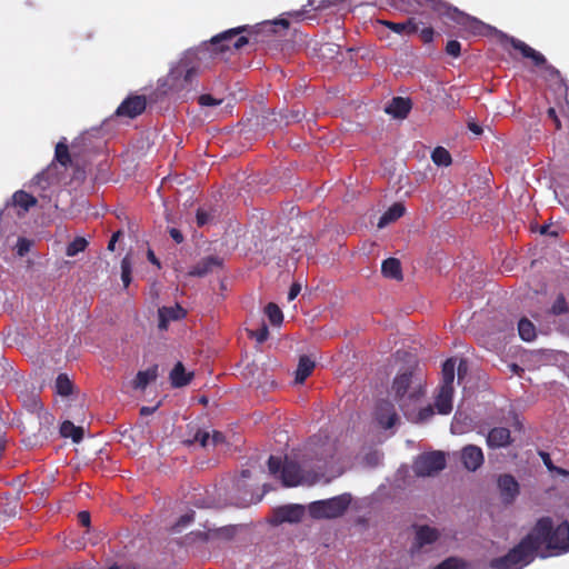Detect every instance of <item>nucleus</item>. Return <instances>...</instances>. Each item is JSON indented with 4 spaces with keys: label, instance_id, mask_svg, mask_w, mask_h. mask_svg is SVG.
I'll return each mask as SVG.
<instances>
[{
    "label": "nucleus",
    "instance_id": "1",
    "mask_svg": "<svg viewBox=\"0 0 569 569\" xmlns=\"http://www.w3.org/2000/svg\"><path fill=\"white\" fill-rule=\"evenodd\" d=\"M545 546L550 556L569 551V522L563 520L557 527L550 517L537 520L527 533L507 555L491 559V569H522L533 561L538 550Z\"/></svg>",
    "mask_w": 569,
    "mask_h": 569
},
{
    "label": "nucleus",
    "instance_id": "2",
    "mask_svg": "<svg viewBox=\"0 0 569 569\" xmlns=\"http://www.w3.org/2000/svg\"><path fill=\"white\" fill-rule=\"evenodd\" d=\"M253 40L258 42V32H254V27L240 26L226 30L210 39L204 43L207 50L212 57L223 54L227 51L239 50Z\"/></svg>",
    "mask_w": 569,
    "mask_h": 569
},
{
    "label": "nucleus",
    "instance_id": "3",
    "mask_svg": "<svg viewBox=\"0 0 569 569\" xmlns=\"http://www.w3.org/2000/svg\"><path fill=\"white\" fill-rule=\"evenodd\" d=\"M198 63L193 53L184 54L169 71L166 86L170 91L187 89L198 74Z\"/></svg>",
    "mask_w": 569,
    "mask_h": 569
},
{
    "label": "nucleus",
    "instance_id": "4",
    "mask_svg": "<svg viewBox=\"0 0 569 569\" xmlns=\"http://www.w3.org/2000/svg\"><path fill=\"white\" fill-rule=\"evenodd\" d=\"M351 502V496L343 493L309 505V513L315 519H333L342 516Z\"/></svg>",
    "mask_w": 569,
    "mask_h": 569
},
{
    "label": "nucleus",
    "instance_id": "5",
    "mask_svg": "<svg viewBox=\"0 0 569 569\" xmlns=\"http://www.w3.org/2000/svg\"><path fill=\"white\" fill-rule=\"evenodd\" d=\"M268 469L273 476L280 472V479L284 487H296L301 483L303 478L300 466L289 459L282 461L280 457L270 456Z\"/></svg>",
    "mask_w": 569,
    "mask_h": 569
},
{
    "label": "nucleus",
    "instance_id": "6",
    "mask_svg": "<svg viewBox=\"0 0 569 569\" xmlns=\"http://www.w3.org/2000/svg\"><path fill=\"white\" fill-rule=\"evenodd\" d=\"M509 43L515 50L519 51L523 58L530 59L535 67L541 68L547 79L561 80L560 71L552 64L548 63L546 57L541 52L513 37L509 38Z\"/></svg>",
    "mask_w": 569,
    "mask_h": 569
},
{
    "label": "nucleus",
    "instance_id": "7",
    "mask_svg": "<svg viewBox=\"0 0 569 569\" xmlns=\"http://www.w3.org/2000/svg\"><path fill=\"white\" fill-rule=\"evenodd\" d=\"M412 372L413 371L411 370H406L405 372L397 375L392 382L395 399L399 402L402 410L409 401H416L423 395L421 383L410 390Z\"/></svg>",
    "mask_w": 569,
    "mask_h": 569
},
{
    "label": "nucleus",
    "instance_id": "8",
    "mask_svg": "<svg viewBox=\"0 0 569 569\" xmlns=\"http://www.w3.org/2000/svg\"><path fill=\"white\" fill-rule=\"evenodd\" d=\"M446 468V456L441 451H432L418 456L412 470L418 477H430Z\"/></svg>",
    "mask_w": 569,
    "mask_h": 569
},
{
    "label": "nucleus",
    "instance_id": "9",
    "mask_svg": "<svg viewBox=\"0 0 569 569\" xmlns=\"http://www.w3.org/2000/svg\"><path fill=\"white\" fill-rule=\"evenodd\" d=\"M415 2L421 9H429L440 18H446L451 9V4L443 0H390V4L397 9L406 10V6Z\"/></svg>",
    "mask_w": 569,
    "mask_h": 569
},
{
    "label": "nucleus",
    "instance_id": "10",
    "mask_svg": "<svg viewBox=\"0 0 569 569\" xmlns=\"http://www.w3.org/2000/svg\"><path fill=\"white\" fill-rule=\"evenodd\" d=\"M446 18L472 34H481L485 29V23L482 21L460 11L456 7H451Z\"/></svg>",
    "mask_w": 569,
    "mask_h": 569
},
{
    "label": "nucleus",
    "instance_id": "11",
    "mask_svg": "<svg viewBox=\"0 0 569 569\" xmlns=\"http://www.w3.org/2000/svg\"><path fill=\"white\" fill-rule=\"evenodd\" d=\"M147 108V99L144 96H129L116 110L118 117H127L130 119L142 114Z\"/></svg>",
    "mask_w": 569,
    "mask_h": 569
},
{
    "label": "nucleus",
    "instance_id": "12",
    "mask_svg": "<svg viewBox=\"0 0 569 569\" xmlns=\"http://www.w3.org/2000/svg\"><path fill=\"white\" fill-rule=\"evenodd\" d=\"M460 460L469 471L478 470L485 461L482 449L476 445H467L460 451Z\"/></svg>",
    "mask_w": 569,
    "mask_h": 569
},
{
    "label": "nucleus",
    "instance_id": "13",
    "mask_svg": "<svg viewBox=\"0 0 569 569\" xmlns=\"http://www.w3.org/2000/svg\"><path fill=\"white\" fill-rule=\"evenodd\" d=\"M501 499L505 503H512L519 495V483L516 478L509 473L500 475L497 480Z\"/></svg>",
    "mask_w": 569,
    "mask_h": 569
},
{
    "label": "nucleus",
    "instance_id": "14",
    "mask_svg": "<svg viewBox=\"0 0 569 569\" xmlns=\"http://www.w3.org/2000/svg\"><path fill=\"white\" fill-rule=\"evenodd\" d=\"M376 418L385 429L392 428L398 420L393 405L388 400H382L377 405Z\"/></svg>",
    "mask_w": 569,
    "mask_h": 569
},
{
    "label": "nucleus",
    "instance_id": "15",
    "mask_svg": "<svg viewBox=\"0 0 569 569\" xmlns=\"http://www.w3.org/2000/svg\"><path fill=\"white\" fill-rule=\"evenodd\" d=\"M486 442L490 449L506 448L512 443L510 430L505 427H495L488 432Z\"/></svg>",
    "mask_w": 569,
    "mask_h": 569
},
{
    "label": "nucleus",
    "instance_id": "16",
    "mask_svg": "<svg viewBox=\"0 0 569 569\" xmlns=\"http://www.w3.org/2000/svg\"><path fill=\"white\" fill-rule=\"evenodd\" d=\"M274 515L279 522H299L305 516V508L301 505L282 506Z\"/></svg>",
    "mask_w": 569,
    "mask_h": 569
},
{
    "label": "nucleus",
    "instance_id": "17",
    "mask_svg": "<svg viewBox=\"0 0 569 569\" xmlns=\"http://www.w3.org/2000/svg\"><path fill=\"white\" fill-rule=\"evenodd\" d=\"M222 266V259L217 256H208L201 259L192 269L188 272L191 277H204L212 272L214 268Z\"/></svg>",
    "mask_w": 569,
    "mask_h": 569
},
{
    "label": "nucleus",
    "instance_id": "18",
    "mask_svg": "<svg viewBox=\"0 0 569 569\" xmlns=\"http://www.w3.org/2000/svg\"><path fill=\"white\" fill-rule=\"evenodd\" d=\"M159 328L167 329L169 322L177 321L186 317V310L180 305L172 307H162L158 310Z\"/></svg>",
    "mask_w": 569,
    "mask_h": 569
},
{
    "label": "nucleus",
    "instance_id": "19",
    "mask_svg": "<svg viewBox=\"0 0 569 569\" xmlns=\"http://www.w3.org/2000/svg\"><path fill=\"white\" fill-rule=\"evenodd\" d=\"M412 108L409 98L395 97L386 107V112L398 119H405Z\"/></svg>",
    "mask_w": 569,
    "mask_h": 569
},
{
    "label": "nucleus",
    "instance_id": "20",
    "mask_svg": "<svg viewBox=\"0 0 569 569\" xmlns=\"http://www.w3.org/2000/svg\"><path fill=\"white\" fill-rule=\"evenodd\" d=\"M453 387H439L435 407L440 415H449L452 410Z\"/></svg>",
    "mask_w": 569,
    "mask_h": 569
},
{
    "label": "nucleus",
    "instance_id": "21",
    "mask_svg": "<svg viewBox=\"0 0 569 569\" xmlns=\"http://www.w3.org/2000/svg\"><path fill=\"white\" fill-rule=\"evenodd\" d=\"M22 405L27 411L37 413L39 418H43L47 422L53 420V417L50 413L42 411V402L38 395H24L22 397Z\"/></svg>",
    "mask_w": 569,
    "mask_h": 569
},
{
    "label": "nucleus",
    "instance_id": "22",
    "mask_svg": "<svg viewBox=\"0 0 569 569\" xmlns=\"http://www.w3.org/2000/svg\"><path fill=\"white\" fill-rule=\"evenodd\" d=\"M439 538V531L429 526H420L417 528L415 546L417 548H422L426 545H431L437 541Z\"/></svg>",
    "mask_w": 569,
    "mask_h": 569
},
{
    "label": "nucleus",
    "instance_id": "23",
    "mask_svg": "<svg viewBox=\"0 0 569 569\" xmlns=\"http://www.w3.org/2000/svg\"><path fill=\"white\" fill-rule=\"evenodd\" d=\"M12 202L16 207L22 210L18 212L19 216H22L29 211L30 208L34 207L38 203V200L32 194L23 190H19L13 193Z\"/></svg>",
    "mask_w": 569,
    "mask_h": 569
},
{
    "label": "nucleus",
    "instance_id": "24",
    "mask_svg": "<svg viewBox=\"0 0 569 569\" xmlns=\"http://www.w3.org/2000/svg\"><path fill=\"white\" fill-rule=\"evenodd\" d=\"M193 378L192 372H187L181 362H177L170 372L171 385L176 388H181L190 383Z\"/></svg>",
    "mask_w": 569,
    "mask_h": 569
},
{
    "label": "nucleus",
    "instance_id": "25",
    "mask_svg": "<svg viewBox=\"0 0 569 569\" xmlns=\"http://www.w3.org/2000/svg\"><path fill=\"white\" fill-rule=\"evenodd\" d=\"M406 212V208L401 202H395L379 219L378 228H385L389 223L397 221Z\"/></svg>",
    "mask_w": 569,
    "mask_h": 569
},
{
    "label": "nucleus",
    "instance_id": "26",
    "mask_svg": "<svg viewBox=\"0 0 569 569\" xmlns=\"http://www.w3.org/2000/svg\"><path fill=\"white\" fill-rule=\"evenodd\" d=\"M315 367L316 362L309 356H301L299 358L298 367L296 370V382L303 383L305 380L312 373Z\"/></svg>",
    "mask_w": 569,
    "mask_h": 569
},
{
    "label": "nucleus",
    "instance_id": "27",
    "mask_svg": "<svg viewBox=\"0 0 569 569\" xmlns=\"http://www.w3.org/2000/svg\"><path fill=\"white\" fill-rule=\"evenodd\" d=\"M381 272L386 278L395 280L402 279L401 263L397 258H388L383 260L381 266Z\"/></svg>",
    "mask_w": 569,
    "mask_h": 569
},
{
    "label": "nucleus",
    "instance_id": "28",
    "mask_svg": "<svg viewBox=\"0 0 569 569\" xmlns=\"http://www.w3.org/2000/svg\"><path fill=\"white\" fill-rule=\"evenodd\" d=\"M383 24L391 31L399 34H413L419 30L418 23L413 19H408L405 22L385 21Z\"/></svg>",
    "mask_w": 569,
    "mask_h": 569
},
{
    "label": "nucleus",
    "instance_id": "29",
    "mask_svg": "<svg viewBox=\"0 0 569 569\" xmlns=\"http://www.w3.org/2000/svg\"><path fill=\"white\" fill-rule=\"evenodd\" d=\"M158 377V367L152 366L147 370H141L137 373L136 379L133 381V387L136 389H144L150 382L154 381Z\"/></svg>",
    "mask_w": 569,
    "mask_h": 569
},
{
    "label": "nucleus",
    "instance_id": "30",
    "mask_svg": "<svg viewBox=\"0 0 569 569\" xmlns=\"http://www.w3.org/2000/svg\"><path fill=\"white\" fill-rule=\"evenodd\" d=\"M60 435L63 438H71L73 442L79 443L83 438V428L66 420L60 426Z\"/></svg>",
    "mask_w": 569,
    "mask_h": 569
},
{
    "label": "nucleus",
    "instance_id": "31",
    "mask_svg": "<svg viewBox=\"0 0 569 569\" xmlns=\"http://www.w3.org/2000/svg\"><path fill=\"white\" fill-rule=\"evenodd\" d=\"M456 361L452 358L447 359L441 369V385L440 387H453Z\"/></svg>",
    "mask_w": 569,
    "mask_h": 569
},
{
    "label": "nucleus",
    "instance_id": "32",
    "mask_svg": "<svg viewBox=\"0 0 569 569\" xmlns=\"http://www.w3.org/2000/svg\"><path fill=\"white\" fill-rule=\"evenodd\" d=\"M54 159L64 168L71 164V156L66 138L57 143L54 150Z\"/></svg>",
    "mask_w": 569,
    "mask_h": 569
},
{
    "label": "nucleus",
    "instance_id": "33",
    "mask_svg": "<svg viewBox=\"0 0 569 569\" xmlns=\"http://www.w3.org/2000/svg\"><path fill=\"white\" fill-rule=\"evenodd\" d=\"M518 332L523 341H532L536 338V327L527 318H522L518 322Z\"/></svg>",
    "mask_w": 569,
    "mask_h": 569
},
{
    "label": "nucleus",
    "instance_id": "34",
    "mask_svg": "<svg viewBox=\"0 0 569 569\" xmlns=\"http://www.w3.org/2000/svg\"><path fill=\"white\" fill-rule=\"evenodd\" d=\"M431 159L435 164L441 167H448L452 161L450 152L443 147L435 148L431 153Z\"/></svg>",
    "mask_w": 569,
    "mask_h": 569
},
{
    "label": "nucleus",
    "instance_id": "35",
    "mask_svg": "<svg viewBox=\"0 0 569 569\" xmlns=\"http://www.w3.org/2000/svg\"><path fill=\"white\" fill-rule=\"evenodd\" d=\"M264 313L273 326H279L283 321V313L281 309L273 302H269L266 306Z\"/></svg>",
    "mask_w": 569,
    "mask_h": 569
},
{
    "label": "nucleus",
    "instance_id": "36",
    "mask_svg": "<svg viewBox=\"0 0 569 569\" xmlns=\"http://www.w3.org/2000/svg\"><path fill=\"white\" fill-rule=\"evenodd\" d=\"M88 247V241L83 237H77L74 238L66 249V254L68 257H74L79 252H82Z\"/></svg>",
    "mask_w": 569,
    "mask_h": 569
},
{
    "label": "nucleus",
    "instance_id": "37",
    "mask_svg": "<svg viewBox=\"0 0 569 569\" xmlns=\"http://www.w3.org/2000/svg\"><path fill=\"white\" fill-rule=\"evenodd\" d=\"M56 390L60 396H69L72 392V382L66 373H60L56 380Z\"/></svg>",
    "mask_w": 569,
    "mask_h": 569
},
{
    "label": "nucleus",
    "instance_id": "38",
    "mask_svg": "<svg viewBox=\"0 0 569 569\" xmlns=\"http://www.w3.org/2000/svg\"><path fill=\"white\" fill-rule=\"evenodd\" d=\"M131 272H132V261L130 254H127L121 260V280L123 282V287L128 288L131 282Z\"/></svg>",
    "mask_w": 569,
    "mask_h": 569
},
{
    "label": "nucleus",
    "instance_id": "39",
    "mask_svg": "<svg viewBox=\"0 0 569 569\" xmlns=\"http://www.w3.org/2000/svg\"><path fill=\"white\" fill-rule=\"evenodd\" d=\"M549 312L553 316H561L569 312V306L562 293L558 295Z\"/></svg>",
    "mask_w": 569,
    "mask_h": 569
},
{
    "label": "nucleus",
    "instance_id": "40",
    "mask_svg": "<svg viewBox=\"0 0 569 569\" xmlns=\"http://www.w3.org/2000/svg\"><path fill=\"white\" fill-rule=\"evenodd\" d=\"M200 443L202 448H206L210 445V432L202 429H197L191 439L186 440V443L193 445Z\"/></svg>",
    "mask_w": 569,
    "mask_h": 569
},
{
    "label": "nucleus",
    "instance_id": "41",
    "mask_svg": "<svg viewBox=\"0 0 569 569\" xmlns=\"http://www.w3.org/2000/svg\"><path fill=\"white\" fill-rule=\"evenodd\" d=\"M467 563L456 557H449L440 562L435 569H466Z\"/></svg>",
    "mask_w": 569,
    "mask_h": 569
},
{
    "label": "nucleus",
    "instance_id": "42",
    "mask_svg": "<svg viewBox=\"0 0 569 569\" xmlns=\"http://www.w3.org/2000/svg\"><path fill=\"white\" fill-rule=\"evenodd\" d=\"M276 26H281L283 29H288L289 28V21L287 19H279L277 21H273V22H266L257 28H254V32H258V34L262 31H274L273 27Z\"/></svg>",
    "mask_w": 569,
    "mask_h": 569
},
{
    "label": "nucleus",
    "instance_id": "43",
    "mask_svg": "<svg viewBox=\"0 0 569 569\" xmlns=\"http://www.w3.org/2000/svg\"><path fill=\"white\" fill-rule=\"evenodd\" d=\"M31 246H32V241L31 240H29V239H27L24 237L18 238V241H17V244H16L17 254L19 257L26 256L30 251Z\"/></svg>",
    "mask_w": 569,
    "mask_h": 569
},
{
    "label": "nucleus",
    "instance_id": "44",
    "mask_svg": "<svg viewBox=\"0 0 569 569\" xmlns=\"http://www.w3.org/2000/svg\"><path fill=\"white\" fill-rule=\"evenodd\" d=\"M446 53L453 58H458L461 53V44L457 40H450L446 44Z\"/></svg>",
    "mask_w": 569,
    "mask_h": 569
},
{
    "label": "nucleus",
    "instance_id": "45",
    "mask_svg": "<svg viewBox=\"0 0 569 569\" xmlns=\"http://www.w3.org/2000/svg\"><path fill=\"white\" fill-rule=\"evenodd\" d=\"M198 102L200 106H203V107H213V106H219L222 102V100L216 99L214 97H212L209 93H204L198 98Z\"/></svg>",
    "mask_w": 569,
    "mask_h": 569
},
{
    "label": "nucleus",
    "instance_id": "46",
    "mask_svg": "<svg viewBox=\"0 0 569 569\" xmlns=\"http://www.w3.org/2000/svg\"><path fill=\"white\" fill-rule=\"evenodd\" d=\"M251 336L256 338L257 342L262 343L269 337V330L266 325H262L259 329L251 332Z\"/></svg>",
    "mask_w": 569,
    "mask_h": 569
},
{
    "label": "nucleus",
    "instance_id": "47",
    "mask_svg": "<svg viewBox=\"0 0 569 569\" xmlns=\"http://www.w3.org/2000/svg\"><path fill=\"white\" fill-rule=\"evenodd\" d=\"M196 219H197L198 227H203L206 223L209 222V220L211 219V216L207 211H204L202 209H198Z\"/></svg>",
    "mask_w": 569,
    "mask_h": 569
},
{
    "label": "nucleus",
    "instance_id": "48",
    "mask_svg": "<svg viewBox=\"0 0 569 569\" xmlns=\"http://www.w3.org/2000/svg\"><path fill=\"white\" fill-rule=\"evenodd\" d=\"M433 413H435L433 408H432V406L429 405L419 410L418 420L427 421L428 419H430L433 416Z\"/></svg>",
    "mask_w": 569,
    "mask_h": 569
},
{
    "label": "nucleus",
    "instance_id": "49",
    "mask_svg": "<svg viewBox=\"0 0 569 569\" xmlns=\"http://www.w3.org/2000/svg\"><path fill=\"white\" fill-rule=\"evenodd\" d=\"M435 31L431 27L423 28L420 31V38L425 43H429L433 40Z\"/></svg>",
    "mask_w": 569,
    "mask_h": 569
},
{
    "label": "nucleus",
    "instance_id": "50",
    "mask_svg": "<svg viewBox=\"0 0 569 569\" xmlns=\"http://www.w3.org/2000/svg\"><path fill=\"white\" fill-rule=\"evenodd\" d=\"M547 114H548V118H550L555 124V128L557 130L561 129V121L560 119L558 118V114L556 112V109L555 108H549L547 110Z\"/></svg>",
    "mask_w": 569,
    "mask_h": 569
},
{
    "label": "nucleus",
    "instance_id": "51",
    "mask_svg": "<svg viewBox=\"0 0 569 569\" xmlns=\"http://www.w3.org/2000/svg\"><path fill=\"white\" fill-rule=\"evenodd\" d=\"M224 440H226L224 436L220 431H213L212 435H210V442L212 443V446H217L219 443H223Z\"/></svg>",
    "mask_w": 569,
    "mask_h": 569
},
{
    "label": "nucleus",
    "instance_id": "52",
    "mask_svg": "<svg viewBox=\"0 0 569 569\" xmlns=\"http://www.w3.org/2000/svg\"><path fill=\"white\" fill-rule=\"evenodd\" d=\"M301 290V287L299 283H292V286L290 287L289 289V292H288V300L289 301H292L297 298V296L299 295Z\"/></svg>",
    "mask_w": 569,
    "mask_h": 569
},
{
    "label": "nucleus",
    "instance_id": "53",
    "mask_svg": "<svg viewBox=\"0 0 569 569\" xmlns=\"http://www.w3.org/2000/svg\"><path fill=\"white\" fill-rule=\"evenodd\" d=\"M78 520L83 527L90 526V513L88 511H80L78 513Z\"/></svg>",
    "mask_w": 569,
    "mask_h": 569
},
{
    "label": "nucleus",
    "instance_id": "54",
    "mask_svg": "<svg viewBox=\"0 0 569 569\" xmlns=\"http://www.w3.org/2000/svg\"><path fill=\"white\" fill-rule=\"evenodd\" d=\"M192 520H193L192 515H183L179 518V520L177 521L174 527L176 528L184 527V526L189 525Z\"/></svg>",
    "mask_w": 569,
    "mask_h": 569
},
{
    "label": "nucleus",
    "instance_id": "55",
    "mask_svg": "<svg viewBox=\"0 0 569 569\" xmlns=\"http://www.w3.org/2000/svg\"><path fill=\"white\" fill-rule=\"evenodd\" d=\"M169 233H170V237L177 242V243H181L183 241V234L181 233L180 230L176 229V228H171L169 230Z\"/></svg>",
    "mask_w": 569,
    "mask_h": 569
},
{
    "label": "nucleus",
    "instance_id": "56",
    "mask_svg": "<svg viewBox=\"0 0 569 569\" xmlns=\"http://www.w3.org/2000/svg\"><path fill=\"white\" fill-rule=\"evenodd\" d=\"M540 456H541V458H542V460H543L545 466H546L549 470H553V469H555V467H553V465H552V461H551V459H550L549 453H547V452H540Z\"/></svg>",
    "mask_w": 569,
    "mask_h": 569
},
{
    "label": "nucleus",
    "instance_id": "57",
    "mask_svg": "<svg viewBox=\"0 0 569 569\" xmlns=\"http://www.w3.org/2000/svg\"><path fill=\"white\" fill-rule=\"evenodd\" d=\"M147 257H148V260H149L152 264H154V266H157L158 268H160V261H159V259L156 257L154 252H153L151 249H149V250H148V252H147Z\"/></svg>",
    "mask_w": 569,
    "mask_h": 569
},
{
    "label": "nucleus",
    "instance_id": "58",
    "mask_svg": "<svg viewBox=\"0 0 569 569\" xmlns=\"http://www.w3.org/2000/svg\"><path fill=\"white\" fill-rule=\"evenodd\" d=\"M457 370H458V379L460 380L467 373V370H468L467 363L463 360H461Z\"/></svg>",
    "mask_w": 569,
    "mask_h": 569
},
{
    "label": "nucleus",
    "instance_id": "59",
    "mask_svg": "<svg viewBox=\"0 0 569 569\" xmlns=\"http://www.w3.org/2000/svg\"><path fill=\"white\" fill-rule=\"evenodd\" d=\"M468 128L475 134H481L482 133V128L479 124L475 123V122H470L468 124Z\"/></svg>",
    "mask_w": 569,
    "mask_h": 569
},
{
    "label": "nucleus",
    "instance_id": "60",
    "mask_svg": "<svg viewBox=\"0 0 569 569\" xmlns=\"http://www.w3.org/2000/svg\"><path fill=\"white\" fill-rule=\"evenodd\" d=\"M154 410H156V408L142 407L140 409V413L141 415H149V413L153 412Z\"/></svg>",
    "mask_w": 569,
    "mask_h": 569
},
{
    "label": "nucleus",
    "instance_id": "61",
    "mask_svg": "<svg viewBox=\"0 0 569 569\" xmlns=\"http://www.w3.org/2000/svg\"><path fill=\"white\" fill-rule=\"evenodd\" d=\"M116 243H117V242H114V241H112V240L110 239V240H109V242H108V247H107V249H108L109 251H114Z\"/></svg>",
    "mask_w": 569,
    "mask_h": 569
},
{
    "label": "nucleus",
    "instance_id": "62",
    "mask_svg": "<svg viewBox=\"0 0 569 569\" xmlns=\"http://www.w3.org/2000/svg\"><path fill=\"white\" fill-rule=\"evenodd\" d=\"M120 236H121V231H117V232H114V233L111 236V238H110V239H111L112 241L117 242Z\"/></svg>",
    "mask_w": 569,
    "mask_h": 569
},
{
    "label": "nucleus",
    "instance_id": "63",
    "mask_svg": "<svg viewBox=\"0 0 569 569\" xmlns=\"http://www.w3.org/2000/svg\"><path fill=\"white\" fill-rule=\"evenodd\" d=\"M548 229H549V227H548V226H543V227L541 228L540 232H541L542 234H545V233H547V232H548Z\"/></svg>",
    "mask_w": 569,
    "mask_h": 569
},
{
    "label": "nucleus",
    "instance_id": "64",
    "mask_svg": "<svg viewBox=\"0 0 569 569\" xmlns=\"http://www.w3.org/2000/svg\"><path fill=\"white\" fill-rule=\"evenodd\" d=\"M376 459H377L376 455H369V456H367V460H369V461H373V460H376Z\"/></svg>",
    "mask_w": 569,
    "mask_h": 569
}]
</instances>
